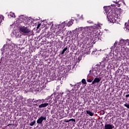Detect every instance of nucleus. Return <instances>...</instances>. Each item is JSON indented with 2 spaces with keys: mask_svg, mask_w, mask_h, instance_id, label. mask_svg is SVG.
Returning a JSON list of instances; mask_svg holds the SVG:
<instances>
[{
  "mask_svg": "<svg viewBox=\"0 0 129 129\" xmlns=\"http://www.w3.org/2000/svg\"><path fill=\"white\" fill-rule=\"evenodd\" d=\"M49 105V104L48 103H42L38 106V107L39 108H42L43 107H47Z\"/></svg>",
  "mask_w": 129,
  "mask_h": 129,
  "instance_id": "13",
  "label": "nucleus"
},
{
  "mask_svg": "<svg viewBox=\"0 0 129 129\" xmlns=\"http://www.w3.org/2000/svg\"><path fill=\"white\" fill-rule=\"evenodd\" d=\"M47 120V116H41L37 120V123L38 124H42L43 121Z\"/></svg>",
  "mask_w": 129,
  "mask_h": 129,
  "instance_id": "9",
  "label": "nucleus"
},
{
  "mask_svg": "<svg viewBox=\"0 0 129 129\" xmlns=\"http://www.w3.org/2000/svg\"><path fill=\"white\" fill-rule=\"evenodd\" d=\"M112 6H113V7H115V5H113Z\"/></svg>",
  "mask_w": 129,
  "mask_h": 129,
  "instance_id": "38",
  "label": "nucleus"
},
{
  "mask_svg": "<svg viewBox=\"0 0 129 129\" xmlns=\"http://www.w3.org/2000/svg\"><path fill=\"white\" fill-rule=\"evenodd\" d=\"M114 3H115V4H119V1L116 0V1H113Z\"/></svg>",
  "mask_w": 129,
  "mask_h": 129,
  "instance_id": "30",
  "label": "nucleus"
},
{
  "mask_svg": "<svg viewBox=\"0 0 129 129\" xmlns=\"http://www.w3.org/2000/svg\"><path fill=\"white\" fill-rule=\"evenodd\" d=\"M97 52L98 51H95L94 54H95V55H97V54H98V55H99V53H98Z\"/></svg>",
  "mask_w": 129,
  "mask_h": 129,
  "instance_id": "31",
  "label": "nucleus"
},
{
  "mask_svg": "<svg viewBox=\"0 0 129 129\" xmlns=\"http://www.w3.org/2000/svg\"><path fill=\"white\" fill-rule=\"evenodd\" d=\"M56 89H57V90H59V86H57V87H56Z\"/></svg>",
  "mask_w": 129,
  "mask_h": 129,
  "instance_id": "36",
  "label": "nucleus"
},
{
  "mask_svg": "<svg viewBox=\"0 0 129 129\" xmlns=\"http://www.w3.org/2000/svg\"><path fill=\"white\" fill-rule=\"evenodd\" d=\"M100 29V26L99 25H96L94 26H91L90 27H80L78 29H77V33L76 36H77V40L80 41L82 40L84 37H85L87 32L89 33H92L95 31V30H99Z\"/></svg>",
  "mask_w": 129,
  "mask_h": 129,
  "instance_id": "2",
  "label": "nucleus"
},
{
  "mask_svg": "<svg viewBox=\"0 0 129 129\" xmlns=\"http://www.w3.org/2000/svg\"><path fill=\"white\" fill-rule=\"evenodd\" d=\"M124 56H127L128 57L129 56V50L128 49H125V51L123 52Z\"/></svg>",
  "mask_w": 129,
  "mask_h": 129,
  "instance_id": "17",
  "label": "nucleus"
},
{
  "mask_svg": "<svg viewBox=\"0 0 129 129\" xmlns=\"http://www.w3.org/2000/svg\"><path fill=\"white\" fill-rule=\"evenodd\" d=\"M51 79L52 80H55V77H53Z\"/></svg>",
  "mask_w": 129,
  "mask_h": 129,
  "instance_id": "35",
  "label": "nucleus"
},
{
  "mask_svg": "<svg viewBox=\"0 0 129 129\" xmlns=\"http://www.w3.org/2000/svg\"><path fill=\"white\" fill-rule=\"evenodd\" d=\"M17 49L16 44L14 43L6 44L4 45L2 49H1L2 51V54H5V55H12L13 53L16 52V49Z\"/></svg>",
  "mask_w": 129,
  "mask_h": 129,
  "instance_id": "4",
  "label": "nucleus"
},
{
  "mask_svg": "<svg viewBox=\"0 0 129 129\" xmlns=\"http://www.w3.org/2000/svg\"><path fill=\"white\" fill-rule=\"evenodd\" d=\"M82 83H83V84H86V80H85V79H83L82 80Z\"/></svg>",
  "mask_w": 129,
  "mask_h": 129,
  "instance_id": "26",
  "label": "nucleus"
},
{
  "mask_svg": "<svg viewBox=\"0 0 129 129\" xmlns=\"http://www.w3.org/2000/svg\"><path fill=\"white\" fill-rule=\"evenodd\" d=\"M65 92L67 95L69 97H70V96H72V97H74V95H73V94H74L75 93L74 88H73L72 90H70L68 88H66Z\"/></svg>",
  "mask_w": 129,
  "mask_h": 129,
  "instance_id": "8",
  "label": "nucleus"
},
{
  "mask_svg": "<svg viewBox=\"0 0 129 129\" xmlns=\"http://www.w3.org/2000/svg\"><path fill=\"white\" fill-rule=\"evenodd\" d=\"M40 27H41V24L39 23L37 25V29H39V28H40Z\"/></svg>",
  "mask_w": 129,
  "mask_h": 129,
  "instance_id": "29",
  "label": "nucleus"
},
{
  "mask_svg": "<svg viewBox=\"0 0 129 129\" xmlns=\"http://www.w3.org/2000/svg\"><path fill=\"white\" fill-rule=\"evenodd\" d=\"M52 26H53V25H52ZM52 26H51V28H50V29H51V30H53V29Z\"/></svg>",
  "mask_w": 129,
  "mask_h": 129,
  "instance_id": "37",
  "label": "nucleus"
},
{
  "mask_svg": "<svg viewBox=\"0 0 129 129\" xmlns=\"http://www.w3.org/2000/svg\"><path fill=\"white\" fill-rule=\"evenodd\" d=\"M35 123H36V121L33 120L29 123V125H30V126H33V125H34Z\"/></svg>",
  "mask_w": 129,
  "mask_h": 129,
  "instance_id": "22",
  "label": "nucleus"
},
{
  "mask_svg": "<svg viewBox=\"0 0 129 129\" xmlns=\"http://www.w3.org/2000/svg\"><path fill=\"white\" fill-rule=\"evenodd\" d=\"M65 22H63L61 24H59L56 26V28L54 32H56L57 35H60V34H63V29L65 28Z\"/></svg>",
  "mask_w": 129,
  "mask_h": 129,
  "instance_id": "5",
  "label": "nucleus"
},
{
  "mask_svg": "<svg viewBox=\"0 0 129 129\" xmlns=\"http://www.w3.org/2000/svg\"><path fill=\"white\" fill-rule=\"evenodd\" d=\"M101 81V78H95L92 82V84H95V83H99Z\"/></svg>",
  "mask_w": 129,
  "mask_h": 129,
  "instance_id": "12",
  "label": "nucleus"
},
{
  "mask_svg": "<svg viewBox=\"0 0 129 129\" xmlns=\"http://www.w3.org/2000/svg\"><path fill=\"white\" fill-rule=\"evenodd\" d=\"M125 46H129V39L125 40Z\"/></svg>",
  "mask_w": 129,
  "mask_h": 129,
  "instance_id": "23",
  "label": "nucleus"
},
{
  "mask_svg": "<svg viewBox=\"0 0 129 129\" xmlns=\"http://www.w3.org/2000/svg\"><path fill=\"white\" fill-rule=\"evenodd\" d=\"M90 75L89 74L88 75V78H87V82H92V80H91V79H90Z\"/></svg>",
  "mask_w": 129,
  "mask_h": 129,
  "instance_id": "21",
  "label": "nucleus"
},
{
  "mask_svg": "<svg viewBox=\"0 0 129 129\" xmlns=\"http://www.w3.org/2000/svg\"><path fill=\"white\" fill-rule=\"evenodd\" d=\"M71 120H72V121H75V119H70V120H66L65 122H69V121H71Z\"/></svg>",
  "mask_w": 129,
  "mask_h": 129,
  "instance_id": "24",
  "label": "nucleus"
},
{
  "mask_svg": "<svg viewBox=\"0 0 129 129\" xmlns=\"http://www.w3.org/2000/svg\"><path fill=\"white\" fill-rule=\"evenodd\" d=\"M86 112L87 113V114H89L90 116H93L94 115V113L89 111V110H86Z\"/></svg>",
  "mask_w": 129,
  "mask_h": 129,
  "instance_id": "18",
  "label": "nucleus"
},
{
  "mask_svg": "<svg viewBox=\"0 0 129 129\" xmlns=\"http://www.w3.org/2000/svg\"><path fill=\"white\" fill-rule=\"evenodd\" d=\"M73 22H74V20H71L70 22H68L67 26L68 27H70V26H72L73 24Z\"/></svg>",
  "mask_w": 129,
  "mask_h": 129,
  "instance_id": "19",
  "label": "nucleus"
},
{
  "mask_svg": "<svg viewBox=\"0 0 129 129\" xmlns=\"http://www.w3.org/2000/svg\"><path fill=\"white\" fill-rule=\"evenodd\" d=\"M9 18L11 19V18H16V16H15V13L13 12H10V14L8 15Z\"/></svg>",
  "mask_w": 129,
  "mask_h": 129,
  "instance_id": "16",
  "label": "nucleus"
},
{
  "mask_svg": "<svg viewBox=\"0 0 129 129\" xmlns=\"http://www.w3.org/2000/svg\"><path fill=\"white\" fill-rule=\"evenodd\" d=\"M77 16H78H78H79V15H77Z\"/></svg>",
  "mask_w": 129,
  "mask_h": 129,
  "instance_id": "39",
  "label": "nucleus"
},
{
  "mask_svg": "<svg viewBox=\"0 0 129 129\" xmlns=\"http://www.w3.org/2000/svg\"><path fill=\"white\" fill-rule=\"evenodd\" d=\"M20 19L23 20V22L25 26L30 24V21H31V18L28 17H25L24 16H20Z\"/></svg>",
  "mask_w": 129,
  "mask_h": 129,
  "instance_id": "7",
  "label": "nucleus"
},
{
  "mask_svg": "<svg viewBox=\"0 0 129 129\" xmlns=\"http://www.w3.org/2000/svg\"><path fill=\"white\" fill-rule=\"evenodd\" d=\"M70 85L71 86V87H73L74 86V88H75L76 86V85H72L71 84H70Z\"/></svg>",
  "mask_w": 129,
  "mask_h": 129,
  "instance_id": "28",
  "label": "nucleus"
},
{
  "mask_svg": "<svg viewBox=\"0 0 129 129\" xmlns=\"http://www.w3.org/2000/svg\"><path fill=\"white\" fill-rule=\"evenodd\" d=\"M62 96H63V93H54L50 96L47 97L46 98V100L51 99L50 101H49V103L50 104L53 102V104H55V105H59V104L61 103V97H62Z\"/></svg>",
  "mask_w": 129,
  "mask_h": 129,
  "instance_id": "3",
  "label": "nucleus"
},
{
  "mask_svg": "<svg viewBox=\"0 0 129 129\" xmlns=\"http://www.w3.org/2000/svg\"><path fill=\"white\" fill-rule=\"evenodd\" d=\"M125 40L123 39H120L119 42H118V45L119 46H120L121 47V48H123V49H124V48H125Z\"/></svg>",
  "mask_w": 129,
  "mask_h": 129,
  "instance_id": "10",
  "label": "nucleus"
},
{
  "mask_svg": "<svg viewBox=\"0 0 129 129\" xmlns=\"http://www.w3.org/2000/svg\"><path fill=\"white\" fill-rule=\"evenodd\" d=\"M108 60V56H106V57L103 58V60L101 61V64L103 63V66H105V64H107Z\"/></svg>",
  "mask_w": 129,
  "mask_h": 129,
  "instance_id": "11",
  "label": "nucleus"
},
{
  "mask_svg": "<svg viewBox=\"0 0 129 129\" xmlns=\"http://www.w3.org/2000/svg\"><path fill=\"white\" fill-rule=\"evenodd\" d=\"M68 50V47H66V48H64L62 51L61 52V55H63L64 54V53H65V52H66V50Z\"/></svg>",
  "mask_w": 129,
  "mask_h": 129,
  "instance_id": "20",
  "label": "nucleus"
},
{
  "mask_svg": "<svg viewBox=\"0 0 129 129\" xmlns=\"http://www.w3.org/2000/svg\"><path fill=\"white\" fill-rule=\"evenodd\" d=\"M41 100V103H43L45 102V100L42 99Z\"/></svg>",
  "mask_w": 129,
  "mask_h": 129,
  "instance_id": "32",
  "label": "nucleus"
},
{
  "mask_svg": "<svg viewBox=\"0 0 129 129\" xmlns=\"http://www.w3.org/2000/svg\"><path fill=\"white\" fill-rule=\"evenodd\" d=\"M19 32L23 35H28L30 32H31V29L28 27L26 26H20L19 27Z\"/></svg>",
  "mask_w": 129,
  "mask_h": 129,
  "instance_id": "6",
  "label": "nucleus"
},
{
  "mask_svg": "<svg viewBox=\"0 0 129 129\" xmlns=\"http://www.w3.org/2000/svg\"><path fill=\"white\" fill-rule=\"evenodd\" d=\"M105 12L107 14V19L109 23H116L117 19L120 18V15L122 14V10L121 9H116L111 10L109 7H104Z\"/></svg>",
  "mask_w": 129,
  "mask_h": 129,
  "instance_id": "1",
  "label": "nucleus"
},
{
  "mask_svg": "<svg viewBox=\"0 0 129 129\" xmlns=\"http://www.w3.org/2000/svg\"><path fill=\"white\" fill-rule=\"evenodd\" d=\"M124 106H125V107H127V108H129V104H126V103L124 104Z\"/></svg>",
  "mask_w": 129,
  "mask_h": 129,
  "instance_id": "27",
  "label": "nucleus"
},
{
  "mask_svg": "<svg viewBox=\"0 0 129 129\" xmlns=\"http://www.w3.org/2000/svg\"><path fill=\"white\" fill-rule=\"evenodd\" d=\"M29 101H30V102H33L34 103V101H35V99H28Z\"/></svg>",
  "mask_w": 129,
  "mask_h": 129,
  "instance_id": "25",
  "label": "nucleus"
},
{
  "mask_svg": "<svg viewBox=\"0 0 129 129\" xmlns=\"http://www.w3.org/2000/svg\"><path fill=\"white\" fill-rule=\"evenodd\" d=\"M34 103H36L34 105L37 106V105H38V104H37V103H39V104L42 103V100L41 99L35 100L34 101Z\"/></svg>",
  "mask_w": 129,
  "mask_h": 129,
  "instance_id": "15",
  "label": "nucleus"
},
{
  "mask_svg": "<svg viewBox=\"0 0 129 129\" xmlns=\"http://www.w3.org/2000/svg\"><path fill=\"white\" fill-rule=\"evenodd\" d=\"M118 44V42L115 41L114 44V45L110 48L111 51H112L114 49V48H115V47H116L117 48H119V46H117Z\"/></svg>",
  "mask_w": 129,
  "mask_h": 129,
  "instance_id": "14",
  "label": "nucleus"
},
{
  "mask_svg": "<svg viewBox=\"0 0 129 129\" xmlns=\"http://www.w3.org/2000/svg\"><path fill=\"white\" fill-rule=\"evenodd\" d=\"M102 114H104L105 112L104 111H101Z\"/></svg>",
  "mask_w": 129,
  "mask_h": 129,
  "instance_id": "33",
  "label": "nucleus"
},
{
  "mask_svg": "<svg viewBox=\"0 0 129 129\" xmlns=\"http://www.w3.org/2000/svg\"><path fill=\"white\" fill-rule=\"evenodd\" d=\"M125 97H129V94H127V95H125Z\"/></svg>",
  "mask_w": 129,
  "mask_h": 129,
  "instance_id": "34",
  "label": "nucleus"
}]
</instances>
